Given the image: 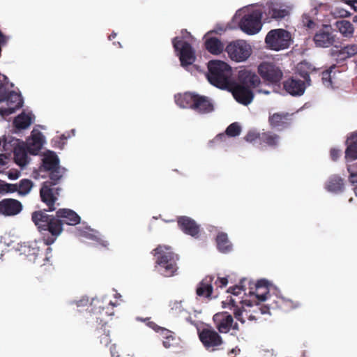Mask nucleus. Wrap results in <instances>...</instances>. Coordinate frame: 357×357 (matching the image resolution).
<instances>
[{
  "label": "nucleus",
  "instance_id": "nucleus-1",
  "mask_svg": "<svg viewBox=\"0 0 357 357\" xmlns=\"http://www.w3.org/2000/svg\"><path fill=\"white\" fill-rule=\"evenodd\" d=\"M47 210H38L31 213V220L41 235L44 245L53 244L63 231L56 215H49Z\"/></svg>",
  "mask_w": 357,
  "mask_h": 357
},
{
  "label": "nucleus",
  "instance_id": "nucleus-2",
  "mask_svg": "<svg viewBox=\"0 0 357 357\" xmlns=\"http://www.w3.org/2000/svg\"><path fill=\"white\" fill-rule=\"evenodd\" d=\"M155 257V268L164 277L174 276L177 270L178 255L170 246L159 245L151 252Z\"/></svg>",
  "mask_w": 357,
  "mask_h": 357
},
{
  "label": "nucleus",
  "instance_id": "nucleus-3",
  "mask_svg": "<svg viewBox=\"0 0 357 357\" xmlns=\"http://www.w3.org/2000/svg\"><path fill=\"white\" fill-rule=\"evenodd\" d=\"M208 70L207 79L212 85L221 89L229 88L232 81V70L227 63L211 60L208 63Z\"/></svg>",
  "mask_w": 357,
  "mask_h": 357
},
{
  "label": "nucleus",
  "instance_id": "nucleus-4",
  "mask_svg": "<svg viewBox=\"0 0 357 357\" xmlns=\"http://www.w3.org/2000/svg\"><path fill=\"white\" fill-rule=\"evenodd\" d=\"M198 337L206 351L214 352L223 349L225 341L220 333L212 327L198 331Z\"/></svg>",
  "mask_w": 357,
  "mask_h": 357
},
{
  "label": "nucleus",
  "instance_id": "nucleus-5",
  "mask_svg": "<svg viewBox=\"0 0 357 357\" xmlns=\"http://www.w3.org/2000/svg\"><path fill=\"white\" fill-rule=\"evenodd\" d=\"M59 181H46L43 183L40 189V197L41 201L47 206V211L52 212L54 211L56 208V203L61 190V188L56 185Z\"/></svg>",
  "mask_w": 357,
  "mask_h": 357
},
{
  "label": "nucleus",
  "instance_id": "nucleus-6",
  "mask_svg": "<svg viewBox=\"0 0 357 357\" xmlns=\"http://www.w3.org/2000/svg\"><path fill=\"white\" fill-rule=\"evenodd\" d=\"M172 45L179 56L182 66L185 67L195 62L196 59L195 52L188 42L183 41L178 37H175L172 39Z\"/></svg>",
  "mask_w": 357,
  "mask_h": 357
},
{
  "label": "nucleus",
  "instance_id": "nucleus-7",
  "mask_svg": "<svg viewBox=\"0 0 357 357\" xmlns=\"http://www.w3.org/2000/svg\"><path fill=\"white\" fill-rule=\"evenodd\" d=\"M290 34L282 29L270 31L265 38L266 45L273 50H280L289 46Z\"/></svg>",
  "mask_w": 357,
  "mask_h": 357
},
{
  "label": "nucleus",
  "instance_id": "nucleus-8",
  "mask_svg": "<svg viewBox=\"0 0 357 357\" xmlns=\"http://www.w3.org/2000/svg\"><path fill=\"white\" fill-rule=\"evenodd\" d=\"M261 17L262 13L259 10H253L245 15L239 22L241 29L249 35L257 33L262 26Z\"/></svg>",
  "mask_w": 357,
  "mask_h": 357
},
{
  "label": "nucleus",
  "instance_id": "nucleus-9",
  "mask_svg": "<svg viewBox=\"0 0 357 357\" xmlns=\"http://www.w3.org/2000/svg\"><path fill=\"white\" fill-rule=\"evenodd\" d=\"M3 147L5 151H13L14 160L17 165L24 167L27 161V154L23 146L20 145V141L13 137H4Z\"/></svg>",
  "mask_w": 357,
  "mask_h": 357
},
{
  "label": "nucleus",
  "instance_id": "nucleus-10",
  "mask_svg": "<svg viewBox=\"0 0 357 357\" xmlns=\"http://www.w3.org/2000/svg\"><path fill=\"white\" fill-rule=\"evenodd\" d=\"M225 50L232 60L238 62L245 61L252 52L250 45L241 40L230 43Z\"/></svg>",
  "mask_w": 357,
  "mask_h": 357
},
{
  "label": "nucleus",
  "instance_id": "nucleus-11",
  "mask_svg": "<svg viewBox=\"0 0 357 357\" xmlns=\"http://www.w3.org/2000/svg\"><path fill=\"white\" fill-rule=\"evenodd\" d=\"M42 167L49 173L50 180L59 181L65 172L64 168L59 165V159L53 152L45 155L43 159Z\"/></svg>",
  "mask_w": 357,
  "mask_h": 357
},
{
  "label": "nucleus",
  "instance_id": "nucleus-12",
  "mask_svg": "<svg viewBox=\"0 0 357 357\" xmlns=\"http://www.w3.org/2000/svg\"><path fill=\"white\" fill-rule=\"evenodd\" d=\"M258 72L264 80L272 84L280 82L283 76L281 69L271 62L261 63L258 67Z\"/></svg>",
  "mask_w": 357,
  "mask_h": 357
},
{
  "label": "nucleus",
  "instance_id": "nucleus-13",
  "mask_svg": "<svg viewBox=\"0 0 357 357\" xmlns=\"http://www.w3.org/2000/svg\"><path fill=\"white\" fill-rule=\"evenodd\" d=\"M293 114L275 112L268 116V124L272 129L282 131L289 128L292 123Z\"/></svg>",
  "mask_w": 357,
  "mask_h": 357
},
{
  "label": "nucleus",
  "instance_id": "nucleus-14",
  "mask_svg": "<svg viewBox=\"0 0 357 357\" xmlns=\"http://www.w3.org/2000/svg\"><path fill=\"white\" fill-rule=\"evenodd\" d=\"M227 89L231 91L234 98L238 102L244 105H249L254 98L252 90L233 81L231 82V85Z\"/></svg>",
  "mask_w": 357,
  "mask_h": 357
},
{
  "label": "nucleus",
  "instance_id": "nucleus-15",
  "mask_svg": "<svg viewBox=\"0 0 357 357\" xmlns=\"http://www.w3.org/2000/svg\"><path fill=\"white\" fill-rule=\"evenodd\" d=\"M264 12L268 18L276 21L281 20L289 15L287 6L275 1L266 3Z\"/></svg>",
  "mask_w": 357,
  "mask_h": 357
},
{
  "label": "nucleus",
  "instance_id": "nucleus-16",
  "mask_svg": "<svg viewBox=\"0 0 357 357\" xmlns=\"http://www.w3.org/2000/svg\"><path fill=\"white\" fill-rule=\"evenodd\" d=\"M4 102H6L8 107L0 108V114L3 117L13 114L16 109L22 107L23 105V100L21 95L14 91H9Z\"/></svg>",
  "mask_w": 357,
  "mask_h": 357
},
{
  "label": "nucleus",
  "instance_id": "nucleus-17",
  "mask_svg": "<svg viewBox=\"0 0 357 357\" xmlns=\"http://www.w3.org/2000/svg\"><path fill=\"white\" fill-rule=\"evenodd\" d=\"M178 228L185 234L197 238L200 231V226L190 217L180 216L177 218Z\"/></svg>",
  "mask_w": 357,
  "mask_h": 357
},
{
  "label": "nucleus",
  "instance_id": "nucleus-18",
  "mask_svg": "<svg viewBox=\"0 0 357 357\" xmlns=\"http://www.w3.org/2000/svg\"><path fill=\"white\" fill-rule=\"evenodd\" d=\"M213 320L217 331L220 333H227L231 328L233 317L228 312L215 314Z\"/></svg>",
  "mask_w": 357,
  "mask_h": 357
},
{
  "label": "nucleus",
  "instance_id": "nucleus-19",
  "mask_svg": "<svg viewBox=\"0 0 357 357\" xmlns=\"http://www.w3.org/2000/svg\"><path fill=\"white\" fill-rule=\"evenodd\" d=\"M250 291L248 294L255 296L258 301H265L268 298V282L266 280H258L257 283L249 282Z\"/></svg>",
  "mask_w": 357,
  "mask_h": 357
},
{
  "label": "nucleus",
  "instance_id": "nucleus-20",
  "mask_svg": "<svg viewBox=\"0 0 357 357\" xmlns=\"http://www.w3.org/2000/svg\"><path fill=\"white\" fill-rule=\"evenodd\" d=\"M329 26H324L314 36L313 40L317 47H328L333 45L335 37Z\"/></svg>",
  "mask_w": 357,
  "mask_h": 357
},
{
  "label": "nucleus",
  "instance_id": "nucleus-21",
  "mask_svg": "<svg viewBox=\"0 0 357 357\" xmlns=\"http://www.w3.org/2000/svg\"><path fill=\"white\" fill-rule=\"evenodd\" d=\"M56 215L62 227L64 224L72 226L77 225L81 220L79 215L69 208H59L56 211Z\"/></svg>",
  "mask_w": 357,
  "mask_h": 357
},
{
  "label": "nucleus",
  "instance_id": "nucleus-22",
  "mask_svg": "<svg viewBox=\"0 0 357 357\" xmlns=\"http://www.w3.org/2000/svg\"><path fill=\"white\" fill-rule=\"evenodd\" d=\"M22 209L21 202L15 199H3L0 201V213L6 216L18 214Z\"/></svg>",
  "mask_w": 357,
  "mask_h": 357
},
{
  "label": "nucleus",
  "instance_id": "nucleus-23",
  "mask_svg": "<svg viewBox=\"0 0 357 357\" xmlns=\"http://www.w3.org/2000/svg\"><path fill=\"white\" fill-rule=\"evenodd\" d=\"M238 84L245 86L252 90L261 84V80L257 75L250 70H241L238 73Z\"/></svg>",
  "mask_w": 357,
  "mask_h": 357
},
{
  "label": "nucleus",
  "instance_id": "nucleus-24",
  "mask_svg": "<svg viewBox=\"0 0 357 357\" xmlns=\"http://www.w3.org/2000/svg\"><path fill=\"white\" fill-rule=\"evenodd\" d=\"M267 301V305L269 307L273 309H280L283 311H288L298 306L296 303H294L291 300L286 299L282 297H275L271 295H268Z\"/></svg>",
  "mask_w": 357,
  "mask_h": 357
},
{
  "label": "nucleus",
  "instance_id": "nucleus-25",
  "mask_svg": "<svg viewBox=\"0 0 357 357\" xmlns=\"http://www.w3.org/2000/svg\"><path fill=\"white\" fill-rule=\"evenodd\" d=\"M214 277L212 275H206L198 284L196 289V294L198 296L211 299L213 291V282Z\"/></svg>",
  "mask_w": 357,
  "mask_h": 357
},
{
  "label": "nucleus",
  "instance_id": "nucleus-26",
  "mask_svg": "<svg viewBox=\"0 0 357 357\" xmlns=\"http://www.w3.org/2000/svg\"><path fill=\"white\" fill-rule=\"evenodd\" d=\"M283 85L286 91L292 96H301L305 90V82L294 77L284 81Z\"/></svg>",
  "mask_w": 357,
  "mask_h": 357
},
{
  "label": "nucleus",
  "instance_id": "nucleus-27",
  "mask_svg": "<svg viewBox=\"0 0 357 357\" xmlns=\"http://www.w3.org/2000/svg\"><path fill=\"white\" fill-rule=\"evenodd\" d=\"M92 318L96 319V322L100 327L97 328L96 335L100 339V344L107 347L111 342L109 336V331L107 329V323L103 321L101 317H98L96 312H93Z\"/></svg>",
  "mask_w": 357,
  "mask_h": 357
},
{
  "label": "nucleus",
  "instance_id": "nucleus-28",
  "mask_svg": "<svg viewBox=\"0 0 357 357\" xmlns=\"http://www.w3.org/2000/svg\"><path fill=\"white\" fill-rule=\"evenodd\" d=\"M192 109L199 114H207L213 112L214 107L208 97L197 94Z\"/></svg>",
  "mask_w": 357,
  "mask_h": 357
},
{
  "label": "nucleus",
  "instance_id": "nucleus-29",
  "mask_svg": "<svg viewBox=\"0 0 357 357\" xmlns=\"http://www.w3.org/2000/svg\"><path fill=\"white\" fill-rule=\"evenodd\" d=\"M42 244L43 243L41 241L29 242L22 246V251L27 257L30 258V260L35 261L38 257L43 255V251L40 249Z\"/></svg>",
  "mask_w": 357,
  "mask_h": 357
},
{
  "label": "nucleus",
  "instance_id": "nucleus-30",
  "mask_svg": "<svg viewBox=\"0 0 357 357\" xmlns=\"http://www.w3.org/2000/svg\"><path fill=\"white\" fill-rule=\"evenodd\" d=\"M196 97V93L185 92L183 94L175 96V102L177 105L182 108H190L192 109Z\"/></svg>",
  "mask_w": 357,
  "mask_h": 357
},
{
  "label": "nucleus",
  "instance_id": "nucleus-31",
  "mask_svg": "<svg viewBox=\"0 0 357 357\" xmlns=\"http://www.w3.org/2000/svg\"><path fill=\"white\" fill-rule=\"evenodd\" d=\"M344 180L338 175H332L326 183L325 188L334 193L341 192L344 190Z\"/></svg>",
  "mask_w": 357,
  "mask_h": 357
},
{
  "label": "nucleus",
  "instance_id": "nucleus-32",
  "mask_svg": "<svg viewBox=\"0 0 357 357\" xmlns=\"http://www.w3.org/2000/svg\"><path fill=\"white\" fill-rule=\"evenodd\" d=\"M280 137L271 131H266L261 133V145H265L271 148H276L280 143Z\"/></svg>",
  "mask_w": 357,
  "mask_h": 357
},
{
  "label": "nucleus",
  "instance_id": "nucleus-33",
  "mask_svg": "<svg viewBox=\"0 0 357 357\" xmlns=\"http://www.w3.org/2000/svg\"><path fill=\"white\" fill-rule=\"evenodd\" d=\"M241 128L237 122L231 123L226 129L225 134H218L211 142L216 143L218 142L224 141L226 139V136L236 137L240 135Z\"/></svg>",
  "mask_w": 357,
  "mask_h": 357
},
{
  "label": "nucleus",
  "instance_id": "nucleus-34",
  "mask_svg": "<svg viewBox=\"0 0 357 357\" xmlns=\"http://www.w3.org/2000/svg\"><path fill=\"white\" fill-rule=\"evenodd\" d=\"M206 49L213 54H219L224 50L223 43L217 38L211 37L205 42Z\"/></svg>",
  "mask_w": 357,
  "mask_h": 357
},
{
  "label": "nucleus",
  "instance_id": "nucleus-35",
  "mask_svg": "<svg viewBox=\"0 0 357 357\" xmlns=\"http://www.w3.org/2000/svg\"><path fill=\"white\" fill-rule=\"evenodd\" d=\"M32 123L31 114L22 112L17 116L13 121L14 126L18 130H24L27 128Z\"/></svg>",
  "mask_w": 357,
  "mask_h": 357
},
{
  "label": "nucleus",
  "instance_id": "nucleus-36",
  "mask_svg": "<svg viewBox=\"0 0 357 357\" xmlns=\"http://www.w3.org/2000/svg\"><path fill=\"white\" fill-rule=\"evenodd\" d=\"M335 26L343 36L348 38L353 36L354 27L349 21L338 20L335 23Z\"/></svg>",
  "mask_w": 357,
  "mask_h": 357
},
{
  "label": "nucleus",
  "instance_id": "nucleus-37",
  "mask_svg": "<svg viewBox=\"0 0 357 357\" xmlns=\"http://www.w3.org/2000/svg\"><path fill=\"white\" fill-rule=\"evenodd\" d=\"M216 243L218 249L221 252H228L232 249V245L229 241L227 234L224 232H220L217 235Z\"/></svg>",
  "mask_w": 357,
  "mask_h": 357
},
{
  "label": "nucleus",
  "instance_id": "nucleus-38",
  "mask_svg": "<svg viewBox=\"0 0 357 357\" xmlns=\"http://www.w3.org/2000/svg\"><path fill=\"white\" fill-rule=\"evenodd\" d=\"M43 144V136L40 132L33 135L31 142L28 147L29 151L32 154H38Z\"/></svg>",
  "mask_w": 357,
  "mask_h": 357
},
{
  "label": "nucleus",
  "instance_id": "nucleus-39",
  "mask_svg": "<svg viewBox=\"0 0 357 357\" xmlns=\"http://www.w3.org/2000/svg\"><path fill=\"white\" fill-rule=\"evenodd\" d=\"M297 70L299 75L304 79V82L310 85L311 82L310 77V66L306 62H301L298 65Z\"/></svg>",
  "mask_w": 357,
  "mask_h": 357
},
{
  "label": "nucleus",
  "instance_id": "nucleus-40",
  "mask_svg": "<svg viewBox=\"0 0 357 357\" xmlns=\"http://www.w3.org/2000/svg\"><path fill=\"white\" fill-rule=\"evenodd\" d=\"M335 68L336 64H333L328 70L322 73V82L327 87L333 86V77L335 75V72L333 70Z\"/></svg>",
  "mask_w": 357,
  "mask_h": 357
},
{
  "label": "nucleus",
  "instance_id": "nucleus-41",
  "mask_svg": "<svg viewBox=\"0 0 357 357\" xmlns=\"http://www.w3.org/2000/svg\"><path fill=\"white\" fill-rule=\"evenodd\" d=\"M33 186V183L30 179L24 178L22 179L19 184H17V192L20 195H26L31 190Z\"/></svg>",
  "mask_w": 357,
  "mask_h": 357
},
{
  "label": "nucleus",
  "instance_id": "nucleus-42",
  "mask_svg": "<svg viewBox=\"0 0 357 357\" xmlns=\"http://www.w3.org/2000/svg\"><path fill=\"white\" fill-rule=\"evenodd\" d=\"M162 344L166 349H175L180 347V340L174 335L169 336L166 340H163Z\"/></svg>",
  "mask_w": 357,
  "mask_h": 357
},
{
  "label": "nucleus",
  "instance_id": "nucleus-43",
  "mask_svg": "<svg viewBox=\"0 0 357 357\" xmlns=\"http://www.w3.org/2000/svg\"><path fill=\"white\" fill-rule=\"evenodd\" d=\"M345 157L351 160L357 159V139L347 148Z\"/></svg>",
  "mask_w": 357,
  "mask_h": 357
},
{
  "label": "nucleus",
  "instance_id": "nucleus-44",
  "mask_svg": "<svg viewBox=\"0 0 357 357\" xmlns=\"http://www.w3.org/2000/svg\"><path fill=\"white\" fill-rule=\"evenodd\" d=\"M17 190V184H11L0 180V193L15 192Z\"/></svg>",
  "mask_w": 357,
  "mask_h": 357
},
{
  "label": "nucleus",
  "instance_id": "nucleus-45",
  "mask_svg": "<svg viewBox=\"0 0 357 357\" xmlns=\"http://www.w3.org/2000/svg\"><path fill=\"white\" fill-rule=\"evenodd\" d=\"M246 279L243 278L240 281V284L238 285H235L234 287H231L228 289L227 292L231 293L233 295L238 296L241 293V291H245V282H246Z\"/></svg>",
  "mask_w": 357,
  "mask_h": 357
},
{
  "label": "nucleus",
  "instance_id": "nucleus-46",
  "mask_svg": "<svg viewBox=\"0 0 357 357\" xmlns=\"http://www.w3.org/2000/svg\"><path fill=\"white\" fill-rule=\"evenodd\" d=\"M333 54L336 56V64H339L340 66L343 67L344 68H346V67L343 64V62H344L349 57L347 56L343 48L342 47L340 50H338Z\"/></svg>",
  "mask_w": 357,
  "mask_h": 357
},
{
  "label": "nucleus",
  "instance_id": "nucleus-47",
  "mask_svg": "<svg viewBox=\"0 0 357 357\" xmlns=\"http://www.w3.org/2000/svg\"><path fill=\"white\" fill-rule=\"evenodd\" d=\"M185 311L182 301H174L171 303V312L173 314H178Z\"/></svg>",
  "mask_w": 357,
  "mask_h": 357
},
{
  "label": "nucleus",
  "instance_id": "nucleus-48",
  "mask_svg": "<svg viewBox=\"0 0 357 357\" xmlns=\"http://www.w3.org/2000/svg\"><path fill=\"white\" fill-rule=\"evenodd\" d=\"M342 48L349 58L357 54V44H349Z\"/></svg>",
  "mask_w": 357,
  "mask_h": 357
},
{
  "label": "nucleus",
  "instance_id": "nucleus-49",
  "mask_svg": "<svg viewBox=\"0 0 357 357\" xmlns=\"http://www.w3.org/2000/svg\"><path fill=\"white\" fill-rule=\"evenodd\" d=\"M260 137H261V133L256 132L255 131H250L245 135V139L247 142H252L258 139L259 141L260 142Z\"/></svg>",
  "mask_w": 357,
  "mask_h": 357
},
{
  "label": "nucleus",
  "instance_id": "nucleus-50",
  "mask_svg": "<svg viewBox=\"0 0 357 357\" xmlns=\"http://www.w3.org/2000/svg\"><path fill=\"white\" fill-rule=\"evenodd\" d=\"M158 329L159 330L158 331V333L162 336V337L164 339V340H166L167 338L169 337V336H172L173 335H174V333L165 328H158Z\"/></svg>",
  "mask_w": 357,
  "mask_h": 357
},
{
  "label": "nucleus",
  "instance_id": "nucleus-51",
  "mask_svg": "<svg viewBox=\"0 0 357 357\" xmlns=\"http://www.w3.org/2000/svg\"><path fill=\"white\" fill-rule=\"evenodd\" d=\"M9 91L5 85L3 84H0V102H4Z\"/></svg>",
  "mask_w": 357,
  "mask_h": 357
},
{
  "label": "nucleus",
  "instance_id": "nucleus-52",
  "mask_svg": "<svg viewBox=\"0 0 357 357\" xmlns=\"http://www.w3.org/2000/svg\"><path fill=\"white\" fill-rule=\"evenodd\" d=\"M243 311L238 306L234 308V317L241 323H245V320L242 317Z\"/></svg>",
  "mask_w": 357,
  "mask_h": 357
},
{
  "label": "nucleus",
  "instance_id": "nucleus-53",
  "mask_svg": "<svg viewBox=\"0 0 357 357\" xmlns=\"http://www.w3.org/2000/svg\"><path fill=\"white\" fill-rule=\"evenodd\" d=\"M227 283L228 280L227 278H218V279L215 282V284L220 288H223L226 287Z\"/></svg>",
  "mask_w": 357,
  "mask_h": 357
},
{
  "label": "nucleus",
  "instance_id": "nucleus-54",
  "mask_svg": "<svg viewBox=\"0 0 357 357\" xmlns=\"http://www.w3.org/2000/svg\"><path fill=\"white\" fill-rule=\"evenodd\" d=\"M330 155L333 160H336L340 156V150L332 149L330 151Z\"/></svg>",
  "mask_w": 357,
  "mask_h": 357
},
{
  "label": "nucleus",
  "instance_id": "nucleus-55",
  "mask_svg": "<svg viewBox=\"0 0 357 357\" xmlns=\"http://www.w3.org/2000/svg\"><path fill=\"white\" fill-rule=\"evenodd\" d=\"M109 350H110L112 357H119V351L117 350L116 344H112L109 348Z\"/></svg>",
  "mask_w": 357,
  "mask_h": 357
},
{
  "label": "nucleus",
  "instance_id": "nucleus-56",
  "mask_svg": "<svg viewBox=\"0 0 357 357\" xmlns=\"http://www.w3.org/2000/svg\"><path fill=\"white\" fill-rule=\"evenodd\" d=\"M303 19H305L306 21H305L303 20V22L306 24V26L309 28H312L313 27V26L314 25V22H313V20H312L310 17H303Z\"/></svg>",
  "mask_w": 357,
  "mask_h": 357
},
{
  "label": "nucleus",
  "instance_id": "nucleus-57",
  "mask_svg": "<svg viewBox=\"0 0 357 357\" xmlns=\"http://www.w3.org/2000/svg\"><path fill=\"white\" fill-rule=\"evenodd\" d=\"M8 176L10 179L15 180L20 176V172L17 171L10 172Z\"/></svg>",
  "mask_w": 357,
  "mask_h": 357
},
{
  "label": "nucleus",
  "instance_id": "nucleus-58",
  "mask_svg": "<svg viewBox=\"0 0 357 357\" xmlns=\"http://www.w3.org/2000/svg\"><path fill=\"white\" fill-rule=\"evenodd\" d=\"M92 305H93L94 306L98 305V307L99 308V312H100V314H102V312L105 310V307L100 305V301H93L92 303Z\"/></svg>",
  "mask_w": 357,
  "mask_h": 357
},
{
  "label": "nucleus",
  "instance_id": "nucleus-59",
  "mask_svg": "<svg viewBox=\"0 0 357 357\" xmlns=\"http://www.w3.org/2000/svg\"><path fill=\"white\" fill-rule=\"evenodd\" d=\"M347 3L350 5L351 6V8L355 11H357V0H355V1H347Z\"/></svg>",
  "mask_w": 357,
  "mask_h": 357
},
{
  "label": "nucleus",
  "instance_id": "nucleus-60",
  "mask_svg": "<svg viewBox=\"0 0 357 357\" xmlns=\"http://www.w3.org/2000/svg\"><path fill=\"white\" fill-rule=\"evenodd\" d=\"M349 181L352 183H357V174L351 173L349 176Z\"/></svg>",
  "mask_w": 357,
  "mask_h": 357
},
{
  "label": "nucleus",
  "instance_id": "nucleus-61",
  "mask_svg": "<svg viewBox=\"0 0 357 357\" xmlns=\"http://www.w3.org/2000/svg\"><path fill=\"white\" fill-rule=\"evenodd\" d=\"M339 14L341 17H348L350 15V13L344 9H341L339 11Z\"/></svg>",
  "mask_w": 357,
  "mask_h": 357
},
{
  "label": "nucleus",
  "instance_id": "nucleus-62",
  "mask_svg": "<svg viewBox=\"0 0 357 357\" xmlns=\"http://www.w3.org/2000/svg\"><path fill=\"white\" fill-rule=\"evenodd\" d=\"M228 305L234 308L238 306L236 302L231 297H229L228 300Z\"/></svg>",
  "mask_w": 357,
  "mask_h": 357
},
{
  "label": "nucleus",
  "instance_id": "nucleus-63",
  "mask_svg": "<svg viewBox=\"0 0 357 357\" xmlns=\"http://www.w3.org/2000/svg\"><path fill=\"white\" fill-rule=\"evenodd\" d=\"M6 43V38L0 31V44H5Z\"/></svg>",
  "mask_w": 357,
  "mask_h": 357
},
{
  "label": "nucleus",
  "instance_id": "nucleus-64",
  "mask_svg": "<svg viewBox=\"0 0 357 357\" xmlns=\"http://www.w3.org/2000/svg\"><path fill=\"white\" fill-rule=\"evenodd\" d=\"M88 303V300H80L77 302V305L82 306V305H86Z\"/></svg>",
  "mask_w": 357,
  "mask_h": 357
}]
</instances>
